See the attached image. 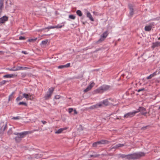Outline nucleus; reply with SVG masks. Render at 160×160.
Wrapping results in <instances>:
<instances>
[{"label":"nucleus","mask_w":160,"mask_h":160,"mask_svg":"<svg viewBox=\"0 0 160 160\" xmlns=\"http://www.w3.org/2000/svg\"><path fill=\"white\" fill-rule=\"evenodd\" d=\"M67 128H60L58 129L57 131H56L55 132V133L59 134L65 130H66Z\"/></svg>","instance_id":"19"},{"label":"nucleus","mask_w":160,"mask_h":160,"mask_svg":"<svg viewBox=\"0 0 160 160\" xmlns=\"http://www.w3.org/2000/svg\"><path fill=\"white\" fill-rule=\"evenodd\" d=\"M16 67H13L12 68V69H13V70H12V71H17V70H16Z\"/></svg>","instance_id":"52"},{"label":"nucleus","mask_w":160,"mask_h":160,"mask_svg":"<svg viewBox=\"0 0 160 160\" xmlns=\"http://www.w3.org/2000/svg\"><path fill=\"white\" fill-rule=\"evenodd\" d=\"M11 100V97L9 96L8 101H10Z\"/></svg>","instance_id":"54"},{"label":"nucleus","mask_w":160,"mask_h":160,"mask_svg":"<svg viewBox=\"0 0 160 160\" xmlns=\"http://www.w3.org/2000/svg\"><path fill=\"white\" fill-rule=\"evenodd\" d=\"M54 87H52L48 89V92L44 96V98L45 100L48 99L51 97L54 89Z\"/></svg>","instance_id":"5"},{"label":"nucleus","mask_w":160,"mask_h":160,"mask_svg":"<svg viewBox=\"0 0 160 160\" xmlns=\"http://www.w3.org/2000/svg\"><path fill=\"white\" fill-rule=\"evenodd\" d=\"M152 28V26L151 25L146 26L145 27V30L146 31L149 32L151 30Z\"/></svg>","instance_id":"15"},{"label":"nucleus","mask_w":160,"mask_h":160,"mask_svg":"<svg viewBox=\"0 0 160 160\" xmlns=\"http://www.w3.org/2000/svg\"><path fill=\"white\" fill-rule=\"evenodd\" d=\"M37 39V38H35L34 39H29L27 41L28 42H34L36 41V40Z\"/></svg>","instance_id":"30"},{"label":"nucleus","mask_w":160,"mask_h":160,"mask_svg":"<svg viewBox=\"0 0 160 160\" xmlns=\"http://www.w3.org/2000/svg\"><path fill=\"white\" fill-rule=\"evenodd\" d=\"M128 7L130 10V15L132 16L134 14L133 6L132 4L129 3Z\"/></svg>","instance_id":"9"},{"label":"nucleus","mask_w":160,"mask_h":160,"mask_svg":"<svg viewBox=\"0 0 160 160\" xmlns=\"http://www.w3.org/2000/svg\"><path fill=\"white\" fill-rule=\"evenodd\" d=\"M73 111V109L72 108H71L68 109V112L69 113H71Z\"/></svg>","instance_id":"38"},{"label":"nucleus","mask_w":160,"mask_h":160,"mask_svg":"<svg viewBox=\"0 0 160 160\" xmlns=\"http://www.w3.org/2000/svg\"><path fill=\"white\" fill-rule=\"evenodd\" d=\"M157 75V72H155L153 73L152 74H150L149 76L147 77L146 78L147 79H151L153 77Z\"/></svg>","instance_id":"20"},{"label":"nucleus","mask_w":160,"mask_h":160,"mask_svg":"<svg viewBox=\"0 0 160 160\" xmlns=\"http://www.w3.org/2000/svg\"><path fill=\"white\" fill-rule=\"evenodd\" d=\"M73 111L74 112V114H77L78 113V112L75 109H74L73 110Z\"/></svg>","instance_id":"51"},{"label":"nucleus","mask_w":160,"mask_h":160,"mask_svg":"<svg viewBox=\"0 0 160 160\" xmlns=\"http://www.w3.org/2000/svg\"><path fill=\"white\" fill-rule=\"evenodd\" d=\"M60 97H61L60 96L58 95H56L55 96L54 98L56 99H58L60 98Z\"/></svg>","instance_id":"41"},{"label":"nucleus","mask_w":160,"mask_h":160,"mask_svg":"<svg viewBox=\"0 0 160 160\" xmlns=\"http://www.w3.org/2000/svg\"><path fill=\"white\" fill-rule=\"evenodd\" d=\"M25 39V38L24 37L20 36L19 37V39L20 40H24Z\"/></svg>","instance_id":"36"},{"label":"nucleus","mask_w":160,"mask_h":160,"mask_svg":"<svg viewBox=\"0 0 160 160\" xmlns=\"http://www.w3.org/2000/svg\"><path fill=\"white\" fill-rule=\"evenodd\" d=\"M42 155L40 154H37L34 155L33 158H34L38 159L42 158Z\"/></svg>","instance_id":"21"},{"label":"nucleus","mask_w":160,"mask_h":160,"mask_svg":"<svg viewBox=\"0 0 160 160\" xmlns=\"http://www.w3.org/2000/svg\"><path fill=\"white\" fill-rule=\"evenodd\" d=\"M63 26L58 25L56 26V28H62Z\"/></svg>","instance_id":"40"},{"label":"nucleus","mask_w":160,"mask_h":160,"mask_svg":"<svg viewBox=\"0 0 160 160\" xmlns=\"http://www.w3.org/2000/svg\"><path fill=\"white\" fill-rule=\"evenodd\" d=\"M99 156V155H91L90 156V157H94V158L97 157Z\"/></svg>","instance_id":"43"},{"label":"nucleus","mask_w":160,"mask_h":160,"mask_svg":"<svg viewBox=\"0 0 160 160\" xmlns=\"http://www.w3.org/2000/svg\"><path fill=\"white\" fill-rule=\"evenodd\" d=\"M119 118H117L115 119L116 120V119H119Z\"/></svg>","instance_id":"63"},{"label":"nucleus","mask_w":160,"mask_h":160,"mask_svg":"<svg viewBox=\"0 0 160 160\" xmlns=\"http://www.w3.org/2000/svg\"><path fill=\"white\" fill-rule=\"evenodd\" d=\"M108 31H106L104 32L100 36V38L97 41L96 43L98 44L99 43L104 41L105 39L108 36Z\"/></svg>","instance_id":"6"},{"label":"nucleus","mask_w":160,"mask_h":160,"mask_svg":"<svg viewBox=\"0 0 160 160\" xmlns=\"http://www.w3.org/2000/svg\"><path fill=\"white\" fill-rule=\"evenodd\" d=\"M16 70H17V71L20 70V67L18 66V67H17L16 68Z\"/></svg>","instance_id":"50"},{"label":"nucleus","mask_w":160,"mask_h":160,"mask_svg":"<svg viewBox=\"0 0 160 160\" xmlns=\"http://www.w3.org/2000/svg\"><path fill=\"white\" fill-rule=\"evenodd\" d=\"M136 113L137 112H135V111L133 112H130L125 114L124 116V117L127 118H131L135 116Z\"/></svg>","instance_id":"8"},{"label":"nucleus","mask_w":160,"mask_h":160,"mask_svg":"<svg viewBox=\"0 0 160 160\" xmlns=\"http://www.w3.org/2000/svg\"><path fill=\"white\" fill-rule=\"evenodd\" d=\"M70 63H67L66 64L64 65L65 68H68L70 66Z\"/></svg>","instance_id":"42"},{"label":"nucleus","mask_w":160,"mask_h":160,"mask_svg":"<svg viewBox=\"0 0 160 160\" xmlns=\"http://www.w3.org/2000/svg\"><path fill=\"white\" fill-rule=\"evenodd\" d=\"M69 18L71 19L74 20L76 18V16L73 15L71 14L69 15Z\"/></svg>","instance_id":"28"},{"label":"nucleus","mask_w":160,"mask_h":160,"mask_svg":"<svg viewBox=\"0 0 160 160\" xmlns=\"http://www.w3.org/2000/svg\"><path fill=\"white\" fill-rule=\"evenodd\" d=\"M94 105H93V106H91L90 107V108L91 109H95L94 108Z\"/></svg>","instance_id":"53"},{"label":"nucleus","mask_w":160,"mask_h":160,"mask_svg":"<svg viewBox=\"0 0 160 160\" xmlns=\"http://www.w3.org/2000/svg\"><path fill=\"white\" fill-rule=\"evenodd\" d=\"M8 20V17L6 16H3L0 18V24L4 23Z\"/></svg>","instance_id":"11"},{"label":"nucleus","mask_w":160,"mask_h":160,"mask_svg":"<svg viewBox=\"0 0 160 160\" xmlns=\"http://www.w3.org/2000/svg\"><path fill=\"white\" fill-rule=\"evenodd\" d=\"M135 112H137V113L139 112H141V115L144 116H146V114L147 113L146 108L142 107H139L137 110L135 111Z\"/></svg>","instance_id":"7"},{"label":"nucleus","mask_w":160,"mask_h":160,"mask_svg":"<svg viewBox=\"0 0 160 160\" xmlns=\"http://www.w3.org/2000/svg\"><path fill=\"white\" fill-rule=\"evenodd\" d=\"M41 122L43 124H45L47 123V122L45 121L42 120Z\"/></svg>","instance_id":"49"},{"label":"nucleus","mask_w":160,"mask_h":160,"mask_svg":"<svg viewBox=\"0 0 160 160\" xmlns=\"http://www.w3.org/2000/svg\"><path fill=\"white\" fill-rule=\"evenodd\" d=\"M9 97H11V98H12V97H13V95H12L11 94H10L9 96Z\"/></svg>","instance_id":"60"},{"label":"nucleus","mask_w":160,"mask_h":160,"mask_svg":"<svg viewBox=\"0 0 160 160\" xmlns=\"http://www.w3.org/2000/svg\"><path fill=\"white\" fill-rule=\"evenodd\" d=\"M158 40H160V37H159L158 38Z\"/></svg>","instance_id":"64"},{"label":"nucleus","mask_w":160,"mask_h":160,"mask_svg":"<svg viewBox=\"0 0 160 160\" xmlns=\"http://www.w3.org/2000/svg\"><path fill=\"white\" fill-rule=\"evenodd\" d=\"M125 144H123L119 143V144H117V145L118 148H119L123 147V146H124L125 145Z\"/></svg>","instance_id":"34"},{"label":"nucleus","mask_w":160,"mask_h":160,"mask_svg":"<svg viewBox=\"0 0 160 160\" xmlns=\"http://www.w3.org/2000/svg\"><path fill=\"white\" fill-rule=\"evenodd\" d=\"M17 75H15V74H6L4 75L3 76V78H13L15 76H17Z\"/></svg>","instance_id":"13"},{"label":"nucleus","mask_w":160,"mask_h":160,"mask_svg":"<svg viewBox=\"0 0 160 160\" xmlns=\"http://www.w3.org/2000/svg\"><path fill=\"white\" fill-rule=\"evenodd\" d=\"M56 28V26H49L48 27H47L45 28L44 29H52V28Z\"/></svg>","instance_id":"31"},{"label":"nucleus","mask_w":160,"mask_h":160,"mask_svg":"<svg viewBox=\"0 0 160 160\" xmlns=\"http://www.w3.org/2000/svg\"><path fill=\"white\" fill-rule=\"evenodd\" d=\"M0 130L4 132L7 128V124L3 122H1L0 123Z\"/></svg>","instance_id":"10"},{"label":"nucleus","mask_w":160,"mask_h":160,"mask_svg":"<svg viewBox=\"0 0 160 160\" xmlns=\"http://www.w3.org/2000/svg\"><path fill=\"white\" fill-rule=\"evenodd\" d=\"M23 98V97L21 96H19L16 99V101L17 102H18L20 100H21Z\"/></svg>","instance_id":"29"},{"label":"nucleus","mask_w":160,"mask_h":160,"mask_svg":"<svg viewBox=\"0 0 160 160\" xmlns=\"http://www.w3.org/2000/svg\"><path fill=\"white\" fill-rule=\"evenodd\" d=\"M6 69L7 70L10 71H12V70H13V69H12V68H7Z\"/></svg>","instance_id":"47"},{"label":"nucleus","mask_w":160,"mask_h":160,"mask_svg":"<svg viewBox=\"0 0 160 160\" xmlns=\"http://www.w3.org/2000/svg\"><path fill=\"white\" fill-rule=\"evenodd\" d=\"M110 142L109 141L106 140H102L93 143L92 146L93 147H96L99 146L102 144H109Z\"/></svg>","instance_id":"4"},{"label":"nucleus","mask_w":160,"mask_h":160,"mask_svg":"<svg viewBox=\"0 0 160 160\" xmlns=\"http://www.w3.org/2000/svg\"><path fill=\"white\" fill-rule=\"evenodd\" d=\"M51 35H52V33H51V34H48V35L45 34V35H45V36H50Z\"/></svg>","instance_id":"59"},{"label":"nucleus","mask_w":160,"mask_h":160,"mask_svg":"<svg viewBox=\"0 0 160 160\" xmlns=\"http://www.w3.org/2000/svg\"><path fill=\"white\" fill-rule=\"evenodd\" d=\"M48 40L47 39L44 41H42V44L43 45H46L48 42Z\"/></svg>","instance_id":"33"},{"label":"nucleus","mask_w":160,"mask_h":160,"mask_svg":"<svg viewBox=\"0 0 160 160\" xmlns=\"http://www.w3.org/2000/svg\"><path fill=\"white\" fill-rule=\"evenodd\" d=\"M144 90H145V89L144 88H141L140 89H139L138 90V92H139L140 91H144Z\"/></svg>","instance_id":"44"},{"label":"nucleus","mask_w":160,"mask_h":160,"mask_svg":"<svg viewBox=\"0 0 160 160\" xmlns=\"http://www.w3.org/2000/svg\"><path fill=\"white\" fill-rule=\"evenodd\" d=\"M4 0H0V15L2 12V10L3 8Z\"/></svg>","instance_id":"16"},{"label":"nucleus","mask_w":160,"mask_h":160,"mask_svg":"<svg viewBox=\"0 0 160 160\" xmlns=\"http://www.w3.org/2000/svg\"><path fill=\"white\" fill-rule=\"evenodd\" d=\"M22 52L25 54H28V53L27 52L24 51H22Z\"/></svg>","instance_id":"48"},{"label":"nucleus","mask_w":160,"mask_h":160,"mask_svg":"<svg viewBox=\"0 0 160 160\" xmlns=\"http://www.w3.org/2000/svg\"><path fill=\"white\" fill-rule=\"evenodd\" d=\"M160 47V42H156L152 43V46L151 47L152 48L154 49L156 47Z\"/></svg>","instance_id":"12"},{"label":"nucleus","mask_w":160,"mask_h":160,"mask_svg":"<svg viewBox=\"0 0 160 160\" xmlns=\"http://www.w3.org/2000/svg\"><path fill=\"white\" fill-rule=\"evenodd\" d=\"M87 17L89 18V19L92 21H94L90 12L88 11H87Z\"/></svg>","instance_id":"14"},{"label":"nucleus","mask_w":160,"mask_h":160,"mask_svg":"<svg viewBox=\"0 0 160 160\" xmlns=\"http://www.w3.org/2000/svg\"><path fill=\"white\" fill-rule=\"evenodd\" d=\"M127 73H128V75H129L130 74L129 73H128V72H126L125 74H124V76H126V74H127Z\"/></svg>","instance_id":"61"},{"label":"nucleus","mask_w":160,"mask_h":160,"mask_svg":"<svg viewBox=\"0 0 160 160\" xmlns=\"http://www.w3.org/2000/svg\"><path fill=\"white\" fill-rule=\"evenodd\" d=\"M126 78L127 79H128L130 78V76H129L128 75L126 76Z\"/></svg>","instance_id":"56"},{"label":"nucleus","mask_w":160,"mask_h":160,"mask_svg":"<svg viewBox=\"0 0 160 160\" xmlns=\"http://www.w3.org/2000/svg\"><path fill=\"white\" fill-rule=\"evenodd\" d=\"M118 148L117 144H116V145H115L113 147H112V149H116V148Z\"/></svg>","instance_id":"46"},{"label":"nucleus","mask_w":160,"mask_h":160,"mask_svg":"<svg viewBox=\"0 0 160 160\" xmlns=\"http://www.w3.org/2000/svg\"><path fill=\"white\" fill-rule=\"evenodd\" d=\"M13 132L12 128H10L7 132V134L8 135L12 134Z\"/></svg>","instance_id":"27"},{"label":"nucleus","mask_w":160,"mask_h":160,"mask_svg":"<svg viewBox=\"0 0 160 160\" xmlns=\"http://www.w3.org/2000/svg\"><path fill=\"white\" fill-rule=\"evenodd\" d=\"M25 158L28 160H32L34 158L33 157H32L31 156L28 155H26Z\"/></svg>","instance_id":"22"},{"label":"nucleus","mask_w":160,"mask_h":160,"mask_svg":"<svg viewBox=\"0 0 160 160\" xmlns=\"http://www.w3.org/2000/svg\"><path fill=\"white\" fill-rule=\"evenodd\" d=\"M8 82V81L3 80L0 82V86H2L5 84L6 82Z\"/></svg>","instance_id":"26"},{"label":"nucleus","mask_w":160,"mask_h":160,"mask_svg":"<svg viewBox=\"0 0 160 160\" xmlns=\"http://www.w3.org/2000/svg\"><path fill=\"white\" fill-rule=\"evenodd\" d=\"M94 108H98L99 107H102V103L99 102L98 103H97L95 105H94Z\"/></svg>","instance_id":"23"},{"label":"nucleus","mask_w":160,"mask_h":160,"mask_svg":"<svg viewBox=\"0 0 160 160\" xmlns=\"http://www.w3.org/2000/svg\"><path fill=\"white\" fill-rule=\"evenodd\" d=\"M100 102L102 103V104L105 106H108L109 104V102L108 99H106L103 101L102 102Z\"/></svg>","instance_id":"18"},{"label":"nucleus","mask_w":160,"mask_h":160,"mask_svg":"<svg viewBox=\"0 0 160 160\" xmlns=\"http://www.w3.org/2000/svg\"><path fill=\"white\" fill-rule=\"evenodd\" d=\"M111 88V86L107 85H103L98 88L94 90L96 93H102L104 91H107Z\"/></svg>","instance_id":"3"},{"label":"nucleus","mask_w":160,"mask_h":160,"mask_svg":"<svg viewBox=\"0 0 160 160\" xmlns=\"http://www.w3.org/2000/svg\"><path fill=\"white\" fill-rule=\"evenodd\" d=\"M119 155V158H126L128 160H136L139 159L141 157L145 156V153L143 152H139L128 155L120 154Z\"/></svg>","instance_id":"1"},{"label":"nucleus","mask_w":160,"mask_h":160,"mask_svg":"<svg viewBox=\"0 0 160 160\" xmlns=\"http://www.w3.org/2000/svg\"><path fill=\"white\" fill-rule=\"evenodd\" d=\"M15 93V92H12V93H11V94L13 95Z\"/></svg>","instance_id":"58"},{"label":"nucleus","mask_w":160,"mask_h":160,"mask_svg":"<svg viewBox=\"0 0 160 160\" xmlns=\"http://www.w3.org/2000/svg\"><path fill=\"white\" fill-rule=\"evenodd\" d=\"M28 68L27 67H23V70H24V69H27Z\"/></svg>","instance_id":"57"},{"label":"nucleus","mask_w":160,"mask_h":160,"mask_svg":"<svg viewBox=\"0 0 160 160\" xmlns=\"http://www.w3.org/2000/svg\"><path fill=\"white\" fill-rule=\"evenodd\" d=\"M93 86V85H92V84H90L88 87L84 90V92H87L90 90Z\"/></svg>","instance_id":"17"},{"label":"nucleus","mask_w":160,"mask_h":160,"mask_svg":"<svg viewBox=\"0 0 160 160\" xmlns=\"http://www.w3.org/2000/svg\"><path fill=\"white\" fill-rule=\"evenodd\" d=\"M23 97H24L25 98H26L28 99V98H29V96L28 95V94L26 93H24L23 94Z\"/></svg>","instance_id":"32"},{"label":"nucleus","mask_w":160,"mask_h":160,"mask_svg":"<svg viewBox=\"0 0 160 160\" xmlns=\"http://www.w3.org/2000/svg\"><path fill=\"white\" fill-rule=\"evenodd\" d=\"M76 13L79 17H81L82 15V12L79 10L77 11Z\"/></svg>","instance_id":"24"},{"label":"nucleus","mask_w":160,"mask_h":160,"mask_svg":"<svg viewBox=\"0 0 160 160\" xmlns=\"http://www.w3.org/2000/svg\"><path fill=\"white\" fill-rule=\"evenodd\" d=\"M148 126H146L143 127L141 128V130H142L143 131L145 130H146V129H147V128Z\"/></svg>","instance_id":"35"},{"label":"nucleus","mask_w":160,"mask_h":160,"mask_svg":"<svg viewBox=\"0 0 160 160\" xmlns=\"http://www.w3.org/2000/svg\"><path fill=\"white\" fill-rule=\"evenodd\" d=\"M20 117L19 116H17L16 117H13L12 118V119L13 120H17L19 119L20 118Z\"/></svg>","instance_id":"39"},{"label":"nucleus","mask_w":160,"mask_h":160,"mask_svg":"<svg viewBox=\"0 0 160 160\" xmlns=\"http://www.w3.org/2000/svg\"><path fill=\"white\" fill-rule=\"evenodd\" d=\"M58 68L59 69H62L64 68H65V67L64 65H61L58 66Z\"/></svg>","instance_id":"37"},{"label":"nucleus","mask_w":160,"mask_h":160,"mask_svg":"<svg viewBox=\"0 0 160 160\" xmlns=\"http://www.w3.org/2000/svg\"><path fill=\"white\" fill-rule=\"evenodd\" d=\"M28 134V132L25 131L20 133L14 132L13 134L17 135L14 138L15 142L17 143L20 142L22 140V138H23L25 135Z\"/></svg>","instance_id":"2"},{"label":"nucleus","mask_w":160,"mask_h":160,"mask_svg":"<svg viewBox=\"0 0 160 160\" xmlns=\"http://www.w3.org/2000/svg\"><path fill=\"white\" fill-rule=\"evenodd\" d=\"M18 105H23L26 106H27V104L25 102H20L18 104Z\"/></svg>","instance_id":"25"},{"label":"nucleus","mask_w":160,"mask_h":160,"mask_svg":"<svg viewBox=\"0 0 160 160\" xmlns=\"http://www.w3.org/2000/svg\"><path fill=\"white\" fill-rule=\"evenodd\" d=\"M4 133V132L0 130V137L2 136Z\"/></svg>","instance_id":"45"},{"label":"nucleus","mask_w":160,"mask_h":160,"mask_svg":"<svg viewBox=\"0 0 160 160\" xmlns=\"http://www.w3.org/2000/svg\"><path fill=\"white\" fill-rule=\"evenodd\" d=\"M20 70H23V67H20Z\"/></svg>","instance_id":"55"},{"label":"nucleus","mask_w":160,"mask_h":160,"mask_svg":"<svg viewBox=\"0 0 160 160\" xmlns=\"http://www.w3.org/2000/svg\"><path fill=\"white\" fill-rule=\"evenodd\" d=\"M85 23H86V22H82V23H83V24H84V25H85Z\"/></svg>","instance_id":"62"}]
</instances>
